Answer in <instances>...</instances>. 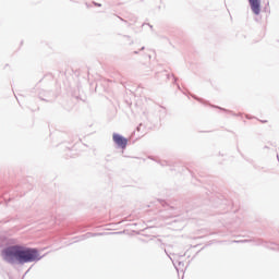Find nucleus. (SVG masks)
<instances>
[{"mask_svg": "<svg viewBox=\"0 0 279 279\" xmlns=\"http://www.w3.org/2000/svg\"><path fill=\"white\" fill-rule=\"evenodd\" d=\"M2 258L7 260V263H14V260H16L20 265H25V263H36V260H40V253L36 248L13 245L2 251Z\"/></svg>", "mask_w": 279, "mask_h": 279, "instance_id": "nucleus-1", "label": "nucleus"}, {"mask_svg": "<svg viewBox=\"0 0 279 279\" xmlns=\"http://www.w3.org/2000/svg\"><path fill=\"white\" fill-rule=\"evenodd\" d=\"M113 143L118 145V147H121L122 149H125L128 147V138L114 133L113 134Z\"/></svg>", "mask_w": 279, "mask_h": 279, "instance_id": "nucleus-2", "label": "nucleus"}, {"mask_svg": "<svg viewBox=\"0 0 279 279\" xmlns=\"http://www.w3.org/2000/svg\"><path fill=\"white\" fill-rule=\"evenodd\" d=\"M248 3L254 14H260V0H248Z\"/></svg>", "mask_w": 279, "mask_h": 279, "instance_id": "nucleus-3", "label": "nucleus"}]
</instances>
